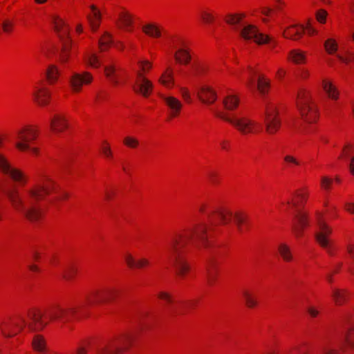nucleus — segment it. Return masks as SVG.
<instances>
[{
  "label": "nucleus",
  "instance_id": "49530a36",
  "mask_svg": "<svg viewBox=\"0 0 354 354\" xmlns=\"http://www.w3.org/2000/svg\"><path fill=\"white\" fill-rule=\"evenodd\" d=\"M243 298L244 304L249 309L257 308L259 306V301L257 295L251 290H245L243 291Z\"/></svg>",
  "mask_w": 354,
  "mask_h": 354
},
{
  "label": "nucleus",
  "instance_id": "ea45409f",
  "mask_svg": "<svg viewBox=\"0 0 354 354\" xmlns=\"http://www.w3.org/2000/svg\"><path fill=\"white\" fill-rule=\"evenodd\" d=\"M213 214L217 216L221 225H229L232 221L233 212L227 207H219L213 212Z\"/></svg>",
  "mask_w": 354,
  "mask_h": 354
},
{
  "label": "nucleus",
  "instance_id": "774afa93",
  "mask_svg": "<svg viewBox=\"0 0 354 354\" xmlns=\"http://www.w3.org/2000/svg\"><path fill=\"white\" fill-rule=\"evenodd\" d=\"M283 162L288 167H295L301 165V162L292 155H286L283 157Z\"/></svg>",
  "mask_w": 354,
  "mask_h": 354
},
{
  "label": "nucleus",
  "instance_id": "f257e3e1",
  "mask_svg": "<svg viewBox=\"0 0 354 354\" xmlns=\"http://www.w3.org/2000/svg\"><path fill=\"white\" fill-rule=\"evenodd\" d=\"M122 297V290L116 286H98L90 289L84 296L88 307H97L115 303Z\"/></svg>",
  "mask_w": 354,
  "mask_h": 354
},
{
  "label": "nucleus",
  "instance_id": "aec40b11",
  "mask_svg": "<svg viewBox=\"0 0 354 354\" xmlns=\"http://www.w3.org/2000/svg\"><path fill=\"white\" fill-rule=\"evenodd\" d=\"M221 261L216 257L208 259L206 265V281L209 286H214L221 275Z\"/></svg>",
  "mask_w": 354,
  "mask_h": 354
},
{
  "label": "nucleus",
  "instance_id": "bb28decb",
  "mask_svg": "<svg viewBox=\"0 0 354 354\" xmlns=\"http://www.w3.org/2000/svg\"><path fill=\"white\" fill-rule=\"evenodd\" d=\"M39 136V128L36 125H26L17 133V138L23 142H32Z\"/></svg>",
  "mask_w": 354,
  "mask_h": 354
},
{
  "label": "nucleus",
  "instance_id": "e433bc0d",
  "mask_svg": "<svg viewBox=\"0 0 354 354\" xmlns=\"http://www.w3.org/2000/svg\"><path fill=\"white\" fill-rule=\"evenodd\" d=\"M246 17L245 12H229L224 16L223 21L233 29H238Z\"/></svg>",
  "mask_w": 354,
  "mask_h": 354
},
{
  "label": "nucleus",
  "instance_id": "e2e57ef3",
  "mask_svg": "<svg viewBox=\"0 0 354 354\" xmlns=\"http://www.w3.org/2000/svg\"><path fill=\"white\" fill-rule=\"evenodd\" d=\"M156 297L158 300L164 302L167 305H171L175 303L174 295L167 291H160L157 292Z\"/></svg>",
  "mask_w": 354,
  "mask_h": 354
},
{
  "label": "nucleus",
  "instance_id": "5701e85b",
  "mask_svg": "<svg viewBox=\"0 0 354 354\" xmlns=\"http://www.w3.org/2000/svg\"><path fill=\"white\" fill-rule=\"evenodd\" d=\"M171 259L176 276L185 279L191 270V266L185 255L171 256Z\"/></svg>",
  "mask_w": 354,
  "mask_h": 354
},
{
  "label": "nucleus",
  "instance_id": "c9c22d12",
  "mask_svg": "<svg viewBox=\"0 0 354 354\" xmlns=\"http://www.w3.org/2000/svg\"><path fill=\"white\" fill-rule=\"evenodd\" d=\"M158 84L166 88H172L175 84L174 72L171 66H168L158 80Z\"/></svg>",
  "mask_w": 354,
  "mask_h": 354
},
{
  "label": "nucleus",
  "instance_id": "0e129e2a",
  "mask_svg": "<svg viewBox=\"0 0 354 354\" xmlns=\"http://www.w3.org/2000/svg\"><path fill=\"white\" fill-rule=\"evenodd\" d=\"M324 47L328 55H334L338 50V44L335 39H327L324 43Z\"/></svg>",
  "mask_w": 354,
  "mask_h": 354
},
{
  "label": "nucleus",
  "instance_id": "423d86ee",
  "mask_svg": "<svg viewBox=\"0 0 354 354\" xmlns=\"http://www.w3.org/2000/svg\"><path fill=\"white\" fill-rule=\"evenodd\" d=\"M315 216L319 227V230L315 235V241L322 248L326 250L329 256L334 257L337 254V250L329 239L333 233V229L322 219V214L320 212H316Z\"/></svg>",
  "mask_w": 354,
  "mask_h": 354
},
{
  "label": "nucleus",
  "instance_id": "2eb2a0df",
  "mask_svg": "<svg viewBox=\"0 0 354 354\" xmlns=\"http://www.w3.org/2000/svg\"><path fill=\"white\" fill-rule=\"evenodd\" d=\"M93 81V75L88 71L74 73L70 77L68 83L73 93H80L84 86L91 84Z\"/></svg>",
  "mask_w": 354,
  "mask_h": 354
},
{
  "label": "nucleus",
  "instance_id": "2f4dec72",
  "mask_svg": "<svg viewBox=\"0 0 354 354\" xmlns=\"http://www.w3.org/2000/svg\"><path fill=\"white\" fill-rule=\"evenodd\" d=\"M163 30V27L156 22L146 23L141 27V30L145 35L154 39L162 37Z\"/></svg>",
  "mask_w": 354,
  "mask_h": 354
},
{
  "label": "nucleus",
  "instance_id": "4d7b16f0",
  "mask_svg": "<svg viewBox=\"0 0 354 354\" xmlns=\"http://www.w3.org/2000/svg\"><path fill=\"white\" fill-rule=\"evenodd\" d=\"M239 97L234 95L226 96L223 101L225 109L229 111L236 110L239 105Z\"/></svg>",
  "mask_w": 354,
  "mask_h": 354
},
{
  "label": "nucleus",
  "instance_id": "6e6d98bb",
  "mask_svg": "<svg viewBox=\"0 0 354 354\" xmlns=\"http://www.w3.org/2000/svg\"><path fill=\"white\" fill-rule=\"evenodd\" d=\"M258 32L259 29L256 26L249 24L241 29L240 36L245 40H250L254 39V37Z\"/></svg>",
  "mask_w": 354,
  "mask_h": 354
},
{
  "label": "nucleus",
  "instance_id": "79ce46f5",
  "mask_svg": "<svg viewBox=\"0 0 354 354\" xmlns=\"http://www.w3.org/2000/svg\"><path fill=\"white\" fill-rule=\"evenodd\" d=\"M233 218L237 231L242 234L248 231V216L246 213L243 211H236L233 214Z\"/></svg>",
  "mask_w": 354,
  "mask_h": 354
},
{
  "label": "nucleus",
  "instance_id": "412c9836",
  "mask_svg": "<svg viewBox=\"0 0 354 354\" xmlns=\"http://www.w3.org/2000/svg\"><path fill=\"white\" fill-rule=\"evenodd\" d=\"M10 207L17 212H22L25 209V201L16 187H12L6 191L5 193Z\"/></svg>",
  "mask_w": 354,
  "mask_h": 354
},
{
  "label": "nucleus",
  "instance_id": "7ed1b4c3",
  "mask_svg": "<svg viewBox=\"0 0 354 354\" xmlns=\"http://www.w3.org/2000/svg\"><path fill=\"white\" fill-rule=\"evenodd\" d=\"M296 104L301 118L305 122L315 124L318 122L319 111L308 90L304 88L299 89Z\"/></svg>",
  "mask_w": 354,
  "mask_h": 354
},
{
  "label": "nucleus",
  "instance_id": "72a5a7b5",
  "mask_svg": "<svg viewBox=\"0 0 354 354\" xmlns=\"http://www.w3.org/2000/svg\"><path fill=\"white\" fill-rule=\"evenodd\" d=\"M197 95L200 101L205 104H212L217 100L216 92L208 86H202L198 90Z\"/></svg>",
  "mask_w": 354,
  "mask_h": 354
},
{
  "label": "nucleus",
  "instance_id": "37998d69",
  "mask_svg": "<svg viewBox=\"0 0 354 354\" xmlns=\"http://www.w3.org/2000/svg\"><path fill=\"white\" fill-rule=\"evenodd\" d=\"M45 80L50 86L55 85L60 77V71L56 65L48 66L45 71Z\"/></svg>",
  "mask_w": 354,
  "mask_h": 354
},
{
  "label": "nucleus",
  "instance_id": "3c124183",
  "mask_svg": "<svg viewBox=\"0 0 354 354\" xmlns=\"http://www.w3.org/2000/svg\"><path fill=\"white\" fill-rule=\"evenodd\" d=\"M200 19L205 24H213L216 20V14L214 10L206 8L200 11Z\"/></svg>",
  "mask_w": 354,
  "mask_h": 354
},
{
  "label": "nucleus",
  "instance_id": "338daca9",
  "mask_svg": "<svg viewBox=\"0 0 354 354\" xmlns=\"http://www.w3.org/2000/svg\"><path fill=\"white\" fill-rule=\"evenodd\" d=\"M344 342L347 347L354 350V326H350L346 331Z\"/></svg>",
  "mask_w": 354,
  "mask_h": 354
},
{
  "label": "nucleus",
  "instance_id": "f03ea898",
  "mask_svg": "<svg viewBox=\"0 0 354 354\" xmlns=\"http://www.w3.org/2000/svg\"><path fill=\"white\" fill-rule=\"evenodd\" d=\"M58 184L48 175L40 174L36 182L27 190L28 198L35 203H38L57 193Z\"/></svg>",
  "mask_w": 354,
  "mask_h": 354
},
{
  "label": "nucleus",
  "instance_id": "a878e982",
  "mask_svg": "<svg viewBox=\"0 0 354 354\" xmlns=\"http://www.w3.org/2000/svg\"><path fill=\"white\" fill-rule=\"evenodd\" d=\"M321 87L323 92L330 100L337 101L339 99V91L331 79L323 78L321 82Z\"/></svg>",
  "mask_w": 354,
  "mask_h": 354
},
{
  "label": "nucleus",
  "instance_id": "864d4df0",
  "mask_svg": "<svg viewBox=\"0 0 354 354\" xmlns=\"http://www.w3.org/2000/svg\"><path fill=\"white\" fill-rule=\"evenodd\" d=\"M270 88V80L264 74H259L257 78V89L263 95L269 92Z\"/></svg>",
  "mask_w": 354,
  "mask_h": 354
},
{
  "label": "nucleus",
  "instance_id": "f8f14e48",
  "mask_svg": "<svg viewBox=\"0 0 354 354\" xmlns=\"http://www.w3.org/2000/svg\"><path fill=\"white\" fill-rule=\"evenodd\" d=\"M263 122L265 131L268 135H274L279 131L281 121L274 104H270L266 106Z\"/></svg>",
  "mask_w": 354,
  "mask_h": 354
},
{
  "label": "nucleus",
  "instance_id": "13d9d810",
  "mask_svg": "<svg viewBox=\"0 0 354 354\" xmlns=\"http://www.w3.org/2000/svg\"><path fill=\"white\" fill-rule=\"evenodd\" d=\"M118 66L115 62H112L104 66V73L106 78H108L112 83L116 86L118 84V81L114 77L115 72L118 70Z\"/></svg>",
  "mask_w": 354,
  "mask_h": 354
},
{
  "label": "nucleus",
  "instance_id": "6ab92c4d",
  "mask_svg": "<svg viewBox=\"0 0 354 354\" xmlns=\"http://www.w3.org/2000/svg\"><path fill=\"white\" fill-rule=\"evenodd\" d=\"M310 197V191L308 187H300L293 192L290 200L282 203V205H287L292 208H304Z\"/></svg>",
  "mask_w": 354,
  "mask_h": 354
},
{
  "label": "nucleus",
  "instance_id": "09e8293b",
  "mask_svg": "<svg viewBox=\"0 0 354 354\" xmlns=\"http://www.w3.org/2000/svg\"><path fill=\"white\" fill-rule=\"evenodd\" d=\"M97 353V354H121L113 337L106 344L98 348Z\"/></svg>",
  "mask_w": 354,
  "mask_h": 354
},
{
  "label": "nucleus",
  "instance_id": "680f3d73",
  "mask_svg": "<svg viewBox=\"0 0 354 354\" xmlns=\"http://www.w3.org/2000/svg\"><path fill=\"white\" fill-rule=\"evenodd\" d=\"M122 145L130 149H137L140 147L139 139L133 136H126L122 139Z\"/></svg>",
  "mask_w": 354,
  "mask_h": 354
},
{
  "label": "nucleus",
  "instance_id": "7c9ffc66",
  "mask_svg": "<svg viewBox=\"0 0 354 354\" xmlns=\"http://www.w3.org/2000/svg\"><path fill=\"white\" fill-rule=\"evenodd\" d=\"M277 257L286 263H291L295 261V255L290 245L286 242H280L277 244Z\"/></svg>",
  "mask_w": 354,
  "mask_h": 354
},
{
  "label": "nucleus",
  "instance_id": "4be33fe9",
  "mask_svg": "<svg viewBox=\"0 0 354 354\" xmlns=\"http://www.w3.org/2000/svg\"><path fill=\"white\" fill-rule=\"evenodd\" d=\"M70 127L68 118L64 113H55L50 120V131L54 134L65 133Z\"/></svg>",
  "mask_w": 354,
  "mask_h": 354
},
{
  "label": "nucleus",
  "instance_id": "ddd939ff",
  "mask_svg": "<svg viewBox=\"0 0 354 354\" xmlns=\"http://www.w3.org/2000/svg\"><path fill=\"white\" fill-rule=\"evenodd\" d=\"M191 240L192 239L187 230L176 233L171 239L170 245L171 256L185 255V250Z\"/></svg>",
  "mask_w": 354,
  "mask_h": 354
},
{
  "label": "nucleus",
  "instance_id": "393cba45",
  "mask_svg": "<svg viewBox=\"0 0 354 354\" xmlns=\"http://www.w3.org/2000/svg\"><path fill=\"white\" fill-rule=\"evenodd\" d=\"M163 100L169 109L168 120H171L178 118L180 115L183 108L181 102L173 96L164 97Z\"/></svg>",
  "mask_w": 354,
  "mask_h": 354
},
{
  "label": "nucleus",
  "instance_id": "a18cd8bd",
  "mask_svg": "<svg viewBox=\"0 0 354 354\" xmlns=\"http://www.w3.org/2000/svg\"><path fill=\"white\" fill-rule=\"evenodd\" d=\"M100 156L108 162L114 160V152L112 149L111 143L107 140H103L99 147Z\"/></svg>",
  "mask_w": 354,
  "mask_h": 354
},
{
  "label": "nucleus",
  "instance_id": "603ef678",
  "mask_svg": "<svg viewBox=\"0 0 354 354\" xmlns=\"http://www.w3.org/2000/svg\"><path fill=\"white\" fill-rule=\"evenodd\" d=\"M78 274V268L75 263L67 265L63 270L62 277L66 281H73Z\"/></svg>",
  "mask_w": 354,
  "mask_h": 354
},
{
  "label": "nucleus",
  "instance_id": "39448f33",
  "mask_svg": "<svg viewBox=\"0 0 354 354\" xmlns=\"http://www.w3.org/2000/svg\"><path fill=\"white\" fill-rule=\"evenodd\" d=\"M171 43L176 50L174 59L177 64L187 66L192 61L191 42L183 36L176 35L170 38Z\"/></svg>",
  "mask_w": 354,
  "mask_h": 354
},
{
  "label": "nucleus",
  "instance_id": "dca6fc26",
  "mask_svg": "<svg viewBox=\"0 0 354 354\" xmlns=\"http://www.w3.org/2000/svg\"><path fill=\"white\" fill-rule=\"evenodd\" d=\"M52 93L49 88L42 82L36 84L32 92L33 102L40 107H46L51 102Z\"/></svg>",
  "mask_w": 354,
  "mask_h": 354
},
{
  "label": "nucleus",
  "instance_id": "69168bd1",
  "mask_svg": "<svg viewBox=\"0 0 354 354\" xmlns=\"http://www.w3.org/2000/svg\"><path fill=\"white\" fill-rule=\"evenodd\" d=\"M333 178L328 176H322L320 178V189L324 192H330L333 189Z\"/></svg>",
  "mask_w": 354,
  "mask_h": 354
},
{
  "label": "nucleus",
  "instance_id": "bf43d9fd",
  "mask_svg": "<svg viewBox=\"0 0 354 354\" xmlns=\"http://www.w3.org/2000/svg\"><path fill=\"white\" fill-rule=\"evenodd\" d=\"M192 68L197 75H205L210 70L209 64L201 60L194 62Z\"/></svg>",
  "mask_w": 354,
  "mask_h": 354
},
{
  "label": "nucleus",
  "instance_id": "1a4fd4ad",
  "mask_svg": "<svg viewBox=\"0 0 354 354\" xmlns=\"http://www.w3.org/2000/svg\"><path fill=\"white\" fill-rule=\"evenodd\" d=\"M141 334L139 328L129 329L113 336L121 354L130 351L138 342Z\"/></svg>",
  "mask_w": 354,
  "mask_h": 354
},
{
  "label": "nucleus",
  "instance_id": "c85d7f7f",
  "mask_svg": "<svg viewBox=\"0 0 354 354\" xmlns=\"http://www.w3.org/2000/svg\"><path fill=\"white\" fill-rule=\"evenodd\" d=\"M62 48L59 53V60L62 64H68L72 58V49L75 45L71 37H65L62 39Z\"/></svg>",
  "mask_w": 354,
  "mask_h": 354
},
{
  "label": "nucleus",
  "instance_id": "20e7f679",
  "mask_svg": "<svg viewBox=\"0 0 354 354\" xmlns=\"http://www.w3.org/2000/svg\"><path fill=\"white\" fill-rule=\"evenodd\" d=\"M45 310L50 324L55 322L66 324L77 317L80 307L77 306L64 307L59 303H53L47 306Z\"/></svg>",
  "mask_w": 354,
  "mask_h": 354
},
{
  "label": "nucleus",
  "instance_id": "052dcab7",
  "mask_svg": "<svg viewBox=\"0 0 354 354\" xmlns=\"http://www.w3.org/2000/svg\"><path fill=\"white\" fill-rule=\"evenodd\" d=\"M112 37L109 32H104L100 38L98 47L100 52L108 50L112 44Z\"/></svg>",
  "mask_w": 354,
  "mask_h": 354
},
{
  "label": "nucleus",
  "instance_id": "58836bf2",
  "mask_svg": "<svg viewBox=\"0 0 354 354\" xmlns=\"http://www.w3.org/2000/svg\"><path fill=\"white\" fill-rule=\"evenodd\" d=\"M133 24V15L128 10L123 9L118 15V26L120 29L131 31Z\"/></svg>",
  "mask_w": 354,
  "mask_h": 354
},
{
  "label": "nucleus",
  "instance_id": "9d476101",
  "mask_svg": "<svg viewBox=\"0 0 354 354\" xmlns=\"http://www.w3.org/2000/svg\"><path fill=\"white\" fill-rule=\"evenodd\" d=\"M310 226V212L301 208L297 209L292 219L291 232L296 239H301L304 231Z\"/></svg>",
  "mask_w": 354,
  "mask_h": 354
},
{
  "label": "nucleus",
  "instance_id": "de8ad7c7",
  "mask_svg": "<svg viewBox=\"0 0 354 354\" xmlns=\"http://www.w3.org/2000/svg\"><path fill=\"white\" fill-rule=\"evenodd\" d=\"M138 69L135 71V77H147L153 68V63L147 59L139 60L137 62Z\"/></svg>",
  "mask_w": 354,
  "mask_h": 354
},
{
  "label": "nucleus",
  "instance_id": "9b49d317",
  "mask_svg": "<svg viewBox=\"0 0 354 354\" xmlns=\"http://www.w3.org/2000/svg\"><path fill=\"white\" fill-rule=\"evenodd\" d=\"M0 173L9 176L10 179L16 183L26 185L28 182V176L21 169L12 167L8 158L1 153H0Z\"/></svg>",
  "mask_w": 354,
  "mask_h": 354
},
{
  "label": "nucleus",
  "instance_id": "8fccbe9b",
  "mask_svg": "<svg viewBox=\"0 0 354 354\" xmlns=\"http://www.w3.org/2000/svg\"><path fill=\"white\" fill-rule=\"evenodd\" d=\"M53 24L55 30L59 32V36L61 38L70 37L68 27L65 24L64 21L58 16L53 17Z\"/></svg>",
  "mask_w": 354,
  "mask_h": 354
},
{
  "label": "nucleus",
  "instance_id": "6e6552de",
  "mask_svg": "<svg viewBox=\"0 0 354 354\" xmlns=\"http://www.w3.org/2000/svg\"><path fill=\"white\" fill-rule=\"evenodd\" d=\"M45 308L32 306L26 311V327L30 332L41 333L50 325Z\"/></svg>",
  "mask_w": 354,
  "mask_h": 354
},
{
  "label": "nucleus",
  "instance_id": "4468645a",
  "mask_svg": "<svg viewBox=\"0 0 354 354\" xmlns=\"http://www.w3.org/2000/svg\"><path fill=\"white\" fill-rule=\"evenodd\" d=\"M233 127L243 136L258 134L262 131V126L259 122L248 118H236Z\"/></svg>",
  "mask_w": 354,
  "mask_h": 354
},
{
  "label": "nucleus",
  "instance_id": "a19ab883",
  "mask_svg": "<svg viewBox=\"0 0 354 354\" xmlns=\"http://www.w3.org/2000/svg\"><path fill=\"white\" fill-rule=\"evenodd\" d=\"M287 59L294 64H306L307 63V53L299 48L292 49L288 53Z\"/></svg>",
  "mask_w": 354,
  "mask_h": 354
},
{
  "label": "nucleus",
  "instance_id": "0eeeda50",
  "mask_svg": "<svg viewBox=\"0 0 354 354\" xmlns=\"http://www.w3.org/2000/svg\"><path fill=\"white\" fill-rule=\"evenodd\" d=\"M26 327V320L21 315L5 317L0 322V335L4 339H11L21 333Z\"/></svg>",
  "mask_w": 354,
  "mask_h": 354
},
{
  "label": "nucleus",
  "instance_id": "4c0bfd02",
  "mask_svg": "<svg viewBox=\"0 0 354 354\" xmlns=\"http://www.w3.org/2000/svg\"><path fill=\"white\" fill-rule=\"evenodd\" d=\"M24 218L32 223H39L44 218V213L38 205H31L24 211Z\"/></svg>",
  "mask_w": 354,
  "mask_h": 354
},
{
  "label": "nucleus",
  "instance_id": "cd10ccee",
  "mask_svg": "<svg viewBox=\"0 0 354 354\" xmlns=\"http://www.w3.org/2000/svg\"><path fill=\"white\" fill-rule=\"evenodd\" d=\"M30 347L35 353L47 354L48 348L46 337L39 333H36L32 337Z\"/></svg>",
  "mask_w": 354,
  "mask_h": 354
},
{
  "label": "nucleus",
  "instance_id": "c03bdc74",
  "mask_svg": "<svg viewBox=\"0 0 354 354\" xmlns=\"http://www.w3.org/2000/svg\"><path fill=\"white\" fill-rule=\"evenodd\" d=\"M285 354H312L310 344L306 341L300 342L290 346Z\"/></svg>",
  "mask_w": 354,
  "mask_h": 354
},
{
  "label": "nucleus",
  "instance_id": "473e14b6",
  "mask_svg": "<svg viewBox=\"0 0 354 354\" xmlns=\"http://www.w3.org/2000/svg\"><path fill=\"white\" fill-rule=\"evenodd\" d=\"M305 33L304 26L300 24L290 25L285 28L283 37L292 41H299Z\"/></svg>",
  "mask_w": 354,
  "mask_h": 354
},
{
  "label": "nucleus",
  "instance_id": "f704fd0d",
  "mask_svg": "<svg viewBox=\"0 0 354 354\" xmlns=\"http://www.w3.org/2000/svg\"><path fill=\"white\" fill-rule=\"evenodd\" d=\"M91 12L87 15V20L92 32H96L102 22V14L98 8L92 4L90 6Z\"/></svg>",
  "mask_w": 354,
  "mask_h": 354
},
{
  "label": "nucleus",
  "instance_id": "b1692460",
  "mask_svg": "<svg viewBox=\"0 0 354 354\" xmlns=\"http://www.w3.org/2000/svg\"><path fill=\"white\" fill-rule=\"evenodd\" d=\"M331 299L336 306H343L351 299V292L346 288L333 287L331 289Z\"/></svg>",
  "mask_w": 354,
  "mask_h": 354
},
{
  "label": "nucleus",
  "instance_id": "5fc2aeb1",
  "mask_svg": "<svg viewBox=\"0 0 354 354\" xmlns=\"http://www.w3.org/2000/svg\"><path fill=\"white\" fill-rule=\"evenodd\" d=\"M207 179L208 183L214 187L219 186L222 183L221 173L215 169H211L207 172Z\"/></svg>",
  "mask_w": 354,
  "mask_h": 354
},
{
  "label": "nucleus",
  "instance_id": "a211bd4d",
  "mask_svg": "<svg viewBox=\"0 0 354 354\" xmlns=\"http://www.w3.org/2000/svg\"><path fill=\"white\" fill-rule=\"evenodd\" d=\"M154 85L147 77H135L132 90L136 95L149 98L153 93Z\"/></svg>",
  "mask_w": 354,
  "mask_h": 354
},
{
  "label": "nucleus",
  "instance_id": "c756f323",
  "mask_svg": "<svg viewBox=\"0 0 354 354\" xmlns=\"http://www.w3.org/2000/svg\"><path fill=\"white\" fill-rule=\"evenodd\" d=\"M124 261L127 267L133 270L146 269L151 266V263L149 259L145 257L135 259L130 253L125 254Z\"/></svg>",
  "mask_w": 354,
  "mask_h": 354
},
{
  "label": "nucleus",
  "instance_id": "f3484780",
  "mask_svg": "<svg viewBox=\"0 0 354 354\" xmlns=\"http://www.w3.org/2000/svg\"><path fill=\"white\" fill-rule=\"evenodd\" d=\"M212 230L211 226L204 222L196 223L189 231L192 239H196L201 243L205 248L209 247L208 234Z\"/></svg>",
  "mask_w": 354,
  "mask_h": 354
}]
</instances>
